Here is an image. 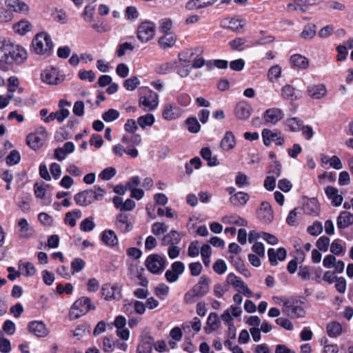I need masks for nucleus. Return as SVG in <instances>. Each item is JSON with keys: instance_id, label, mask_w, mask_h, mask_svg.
I'll use <instances>...</instances> for the list:
<instances>
[{"instance_id": "obj_1", "label": "nucleus", "mask_w": 353, "mask_h": 353, "mask_svg": "<svg viewBox=\"0 0 353 353\" xmlns=\"http://www.w3.org/2000/svg\"><path fill=\"white\" fill-rule=\"evenodd\" d=\"M4 50V55L0 59V68L3 70H7L8 65L13 62L21 63L27 59L26 50L19 45H7Z\"/></svg>"}, {"instance_id": "obj_2", "label": "nucleus", "mask_w": 353, "mask_h": 353, "mask_svg": "<svg viewBox=\"0 0 353 353\" xmlns=\"http://www.w3.org/2000/svg\"><path fill=\"white\" fill-rule=\"evenodd\" d=\"M209 283L208 278L205 276H201L198 283L185 294V302L186 303H195L199 298L206 294L209 291Z\"/></svg>"}, {"instance_id": "obj_3", "label": "nucleus", "mask_w": 353, "mask_h": 353, "mask_svg": "<svg viewBox=\"0 0 353 353\" xmlns=\"http://www.w3.org/2000/svg\"><path fill=\"white\" fill-rule=\"evenodd\" d=\"M105 190L101 187H94L93 190H86L77 194L74 196V201L77 204L81 206H87L94 201L100 199L103 196Z\"/></svg>"}, {"instance_id": "obj_4", "label": "nucleus", "mask_w": 353, "mask_h": 353, "mask_svg": "<svg viewBox=\"0 0 353 353\" xmlns=\"http://www.w3.org/2000/svg\"><path fill=\"white\" fill-rule=\"evenodd\" d=\"M32 45L37 54H49L53 46L51 38L46 32L37 34L33 39Z\"/></svg>"}, {"instance_id": "obj_5", "label": "nucleus", "mask_w": 353, "mask_h": 353, "mask_svg": "<svg viewBox=\"0 0 353 353\" xmlns=\"http://www.w3.org/2000/svg\"><path fill=\"white\" fill-rule=\"evenodd\" d=\"M283 312L291 318L302 317L305 315L302 302L292 299L283 302Z\"/></svg>"}, {"instance_id": "obj_6", "label": "nucleus", "mask_w": 353, "mask_h": 353, "mask_svg": "<svg viewBox=\"0 0 353 353\" xmlns=\"http://www.w3.org/2000/svg\"><path fill=\"white\" fill-rule=\"evenodd\" d=\"M155 35V26L150 21L141 23L137 28V38L142 43L152 40Z\"/></svg>"}, {"instance_id": "obj_7", "label": "nucleus", "mask_w": 353, "mask_h": 353, "mask_svg": "<svg viewBox=\"0 0 353 353\" xmlns=\"http://www.w3.org/2000/svg\"><path fill=\"white\" fill-rule=\"evenodd\" d=\"M47 137V132L44 128H39L34 133L28 135L27 144L33 150L39 149L44 143Z\"/></svg>"}, {"instance_id": "obj_8", "label": "nucleus", "mask_w": 353, "mask_h": 353, "mask_svg": "<svg viewBox=\"0 0 353 353\" xmlns=\"http://www.w3.org/2000/svg\"><path fill=\"white\" fill-rule=\"evenodd\" d=\"M159 103V94L152 90L149 91L148 95L142 96L139 98V105L145 111L155 110Z\"/></svg>"}, {"instance_id": "obj_9", "label": "nucleus", "mask_w": 353, "mask_h": 353, "mask_svg": "<svg viewBox=\"0 0 353 353\" xmlns=\"http://www.w3.org/2000/svg\"><path fill=\"white\" fill-rule=\"evenodd\" d=\"M145 266L153 274H158L165 268L164 259L158 254H151L145 261Z\"/></svg>"}, {"instance_id": "obj_10", "label": "nucleus", "mask_w": 353, "mask_h": 353, "mask_svg": "<svg viewBox=\"0 0 353 353\" xmlns=\"http://www.w3.org/2000/svg\"><path fill=\"white\" fill-rule=\"evenodd\" d=\"M114 224L116 228L122 233L129 232L133 227V223L129 215L125 213H120L116 216Z\"/></svg>"}, {"instance_id": "obj_11", "label": "nucleus", "mask_w": 353, "mask_h": 353, "mask_svg": "<svg viewBox=\"0 0 353 353\" xmlns=\"http://www.w3.org/2000/svg\"><path fill=\"white\" fill-rule=\"evenodd\" d=\"M41 79L50 85H57L63 81V78L59 77V72L54 68L46 69L41 74Z\"/></svg>"}, {"instance_id": "obj_12", "label": "nucleus", "mask_w": 353, "mask_h": 353, "mask_svg": "<svg viewBox=\"0 0 353 353\" xmlns=\"http://www.w3.org/2000/svg\"><path fill=\"white\" fill-rule=\"evenodd\" d=\"M183 114V110L172 103H166L162 111V117L167 121H172L179 118Z\"/></svg>"}, {"instance_id": "obj_13", "label": "nucleus", "mask_w": 353, "mask_h": 353, "mask_svg": "<svg viewBox=\"0 0 353 353\" xmlns=\"http://www.w3.org/2000/svg\"><path fill=\"white\" fill-rule=\"evenodd\" d=\"M262 137L263 143L267 146L270 145L272 141H274L277 145H282L285 141L284 138L281 136V133L274 132L268 129L263 130Z\"/></svg>"}, {"instance_id": "obj_14", "label": "nucleus", "mask_w": 353, "mask_h": 353, "mask_svg": "<svg viewBox=\"0 0 353 353\" xmlns=\"http://www.w3.org/2000/svg\"><path fill=\"white\" fill-rule=\"evenodd\" d=\"M258 217L264 223H270L273 219V212L270 205L265 201L261 204L257 211Z\"/></svg>"}, {"instance_id": "obj_15", "label": "nucleus", "mask_w": 353, "mask_h": 353, "mask_svg": "<svg viewBox=\"0 0 353 353\" xmlns=\"http://www.w3.org/2000/svg\"><path fill=\"white\" fill-rule=\"evenodd\" d=\"M29 331L37 337H45L48 334V329L43 321H34L28 325Z\"/></svg>"}, {"instance_id": "obj_16", "label": "nucleus", "mask_w": 353, "mask_h": 353, "mask_svg": "<svg viewBox=\"0 0 353 353\" xmlns=\"http://www.w3.org/2000/svg\"><path fill=\"white\" fill-rule=\"evenodd\" d=\"M308 95L314 99L323 98L327 94V89L324 84H313L307 88Z\"/></svg>"}, {"instance_id": "obj_17", "label": "nucleus", "mask_w": 353, "mask_h": 353, "mask_svg": "<svg viewBox=\"0 0 353 353\" xmlns=\"http://www.w3.org/2000/svg\"><path fill=\"white\" fill-rule=\"evenodd\" d=\"M252 110V107L248 103L240 102L236 105L234 113L239 119L246 120L250 117Z\"/></svg>"}, {"instance_id": "obj_18", "label": "nucleus", "mask_w": 353, "mask_h": 353, "mask_svg": "<svg viewBox=\"0 0 353 353\" xmlns=\"http://www.w3.org/2000/svg\"><path fill=\"white\" fill-rule=\"evenodd\" d=\"M270 263L272 265H276L278 261H283L286 257V250L283 248H280L275 250L274 248H270L268 251Z\"/></svg>"}, {"instance_id": "obj_19", "label": "nucleus", "mask_w": 353, "mask_h": 353, "mask_svg": "<svg viewBox=\"0 0 353 353\" xmlns=\"http://www.w3.org/2000/svg\"><path fill=\"white\" fill-rule=\"evenodd\" d=\"M74 145L72 142L68 141L64 143L62 148H58L54 150V157L58 161H61L65 159L68 154L73 152Z\"/></svg>"}, {"instance_id": "obj_20", "label": "nucleus", "mask_w": 353, "mask_h": 353, "mask_svg": "<svg viewBox=\"0 0 353 353\" xmlns=\"http://www.w3.org/2000/svg\"><path fill=\"white\" fill-rule=\"evenodd\" d=\"M284 114L279 108L268 109L264 114V119L267 123H276L283 118Z\"/></svg>"}, {"instance_id": "obj_21", "label": "nucleus", "mask_w": 353, "mask_h": 353, "mask_svg": "<svg viewBox=\"0 0 353 353\" xmlns=\"http://www.w3.org/2000/svg\"><path fill=\"white\" fill-rule=\"evenodd\" d=\"M325 192L328 199L332 201L333 205L338 207L341 205L343 198V196L339 193L337 188L333 186H327Z\"/></svg>"}, {"instance_id": "obj_22", "label": "nucleus", "mask_w": 353, "mask_h": 353, "mask_svg": "<svg viewBox=\"0 0 353 353\" xmlns=\"http://www.w3.org/2000/svg\"><path fill=\"white\" fill-rule=\"evenodd\" d=\"M353 224V214L347 211L340 213L336 220V225L339 229H345Z\"/></svg>"}, {"instance_id": "obj_23", "label": "nucleus", "mask_w": 353, "mask_h": 353, "mask_svg": "<svg viewBox=\"0 0 353 353\" xmlns=\"http://www.w3.org/2000/svg\"><path fill=\"white\" fill-rule=\"evenodd\" d=\"M235 145L236 139L233 133L231 131L226 132L220 143L221 149L224 151H229L233 149Z\"/></svg>"}, {"instance_id": "obj_24", "label": "nucleus", "mask_w": 353, "mask_h": 353, "mask_svg": "<svg viewBox=\"0 0 353 353\" xmlns=\"http://www.w3.org/2000/svg\"><path fill=\"white\" fill-rule=\"evenodd\" d=\"M6 4L10 11L26 14L29 10L28 6L21 0H7Z\"/></svg>"}, {"instance_id": "obj_25", "label": "nucleus", "mask_w": 353, "mask_h": 353, "mask_svg": "<svg viewBox=\"0 0 353 353\" xmlns=\"http://www.w3.org/2000/svg\"><path fill=\"white\" fill-rule=\"evenodd\" d=\"M218 0H190L185 6L189 10H197L213 5Z\"/></svg>"}, {"instance_id": "obj_26", "label": "nucleus", "mask_w": 353, "mask_h": 353, "mask_svg": "<svg viewBox=\"0 0 353 353\" xmlns=\"http://www.w3.org/2000/svg\"><path fill=\"white\" fill-rule=\"evenodd\" d=\"M18 225L19 227V234L21 238L28 239L33 235V230L26 219H21Z\"/></svg>"}, {"instance_id": "obj_27", "label": "nucleus", "mask_w": 353, "mask_h": 353, "mask_svg": "<svg viewBox=\"0 0 353 353\" xmlns=\"http://www.w3.org/2000/svg\"><path fill=\"white\" fill-rule=\"evenodd\" d=\"M102 241L108 246L114 248L118 245L119 241L117 234L112 230H105L103 232Z\"/></svg>"}, {"instance_id": "obj_28", "label": "nucleus", "mask_w": 353, "mask_h": 353, "mask_svg": "<svg viewBox=\"0 0 353 353\" xmlns=\"http://www.w3.org/2000/svg\"><path fill=\"white\" fill-rule=\"evenodd\" d=\"M88 312V308L82 306L81 301L77 300L70 310V317L71 319H77Z\"/></svg>"}, {"instance_id": "obj_29", "label": "nucleus", "mask_w": 353, "mask_h": 353, "mask_svg": "<svg viewBox=\"0 0 353 353\" xmlns=\"http://www.w3.org/2000/svg\"><path fill=\"white\" fill-rule=\"evenodd\" d=\"M303 209L307 214L312 216L318 215L320 210L318 201L316 199H309L304 205Z\"/></svg>"}, {"instance_id": "obj_30", "label": "nucleus", "mask_w": 353, "mask_h": 353, "mask_svg": "<svg viewBox=\"0 0 353 353\" xmlns=\"http://www.w3.org/2000/svg\"><path fill=\"white\" fill-rule=\"evenodd\" d=\"M13 30L20 35H25L32 29L31 23L26 20H21L13 25Z\"/></svg>"}, {"instance_id": "obj_31", "label": "nucleus", "mask_w": 353, "mask_h": 353, "mask_svg": "<svg viewBox=\"0 0 353 353\" xmlns=\"http://www.w3.org/2000/svg\"><path fill=\"white\" fill-rule=\"evenodd\" d=\"M242 23L243 21L239 19L235 18H228L223 19L221 24L223 28L235 31L243 26L244 23Z\"/></svg>"}, {"instance_id": "obj_32", "label": "nucleus", "mask_w": 353, "mask_h": 353, "mask_svg": "<svg viewBox=\"0 0 353 353\" xmlns=\"http://www.w3.org/2000/svg\"><path fill=\"white\" fill-rule=\"evenodd\" d=\"M249 200V195L247 193L239 192L234 194L230 199V203L235 206H243Z\"/></svg>"}, {"instance_id": "obj_33", "label": "nucleus", "mask_w": 353, "mask_h": 353, "mask_svg": "<svg viewBox=\"0 0 353 353\" xmlns=\"http://www.w3.org/2000/svg\"><path fill=\"white\" fill-rule=\"evenodd\" d=\"M281 96L287 100L294 101L297 99L296 89L294 86L290 84H286L282 87Z\"/></svg>"}, {"instance_id": "obj_34", "label": "nucleus", "mask_w": 353, "mask_h": 353, "mask_svg": "<svg viewBox=\"0 0 353 353\" xmlns=\"http://www.w3.org/2000/svg\"><path fill=\"white\" fill-rule=\"evenodd\" d=\"M181 238L180 234L176 230H172L169 234L165 235L162 239L163 245H176L178 244Z\"/></svg>"}, {"instance_id": "obj_35", "label": "nucleus", "mask_w": 353, "mask_h": 353, "mask_svg": "<svg viewBox=\"0 0 353 353\" xmlns=\"http://www.w3.org/2000/svg\"><path fill=\"white\" fill-rule=\"evenodd\" d=\"M290 62L293 66L301 69H306L309 65L307 59L298 54H294L291 57Z\"/></svg>"}, {"instance_id": "obj_36", "label": "nucleus", "mask_w": 353, "mask_h": 353, "mask_svg": "<svg viewBox=\"0 0 353 353\" xmlns=\"http://www.w3.org/2000/svg\"><path fill=\"white\" fill-rule=\"evenodd\" d=\"M175 38L170 33H167L159 39L158 43L163 49H168L172 47L175 43Z\"/></svg>"}, {"instance_id": "obj_37", "label": "nucleus", "mask_w": 353, "mask_h": 353, "mask_svg": "<svg viewBox=\"0 0 353 353\" xmlns=\"http://www.w3.org/2000/svg\"><path fill=\"white\" fill-rule=\"evenodd\" d=\"M326 330L327 334L331 337H336L343 332L341 325L336 321H332L328 323Z\"/></svg>"}, {"instance_id": "obj_38", "label": "nucleus", "mask_w": 353, "mask_h": 353, "mask_svg": "<svg viewBox=\"0 0 353 353\" xmlns=\"http://www.w3.org/2000/svg\"><path fill=\"white\" fill-rule=\"evenodd\" d=\"M316 34V26L313 23H310L304 27V29L300 36L303 39L307 40L314 38Z\"/></svg>"}, {"instance_id": "obj_39", "label": "nucleus", "mask_w": 353, "mask_h": 353, "mask_svg": "<svg viewBox=\"0 0 353 353\" xmlns=\"http://www.w3.org/2000/svg\"><path fill=\"white\" fill-rule=\"evenodd\" d=\"M200 154L203 159L207 161L208 165L215 166L219 164L216 157H212V152L208 148H203L201 149Z\"/></svg>"}, {"instance_id": "obj_40", "label": "nucleus", "mask_w": 353, "mask_h": 353, "mask_svg": "<svg viewBox=\"0 0 353 353\" xmlns=\"http://www.w3.org/2000/svg\"><path fill=\"white\" fill-rule=\"evenodd\" d=\"M202 52L203 49L199 48H196L194 49H187L184 50L183 52L179 54V59L181 61L183 62H190V60L193 58L194 52Z\"/></svg>"}, {"instance_id": "obj_41", "label": "nucleus", "mask_w": 353, "mask_h": 353, "mask_svg": "<svg viewBox=\"0 0 353 353\" xmlns=\"http://www.w3.org/2000/svg\"><path fill=\"white\" fill-rule=\"evenodd\" d=\"M223 222L227 224H235L239 226H245L248 223L244 219L236 216H224L222 219Z\"/></svg>"}, {"instance_id": "obj_42", "label": "nucleus", "mask_w": 353, "mask_h": 353, "mask_svg": "<svg viewBox=\"0 0 353 353\" xmlns=\"http://www.w3.org/2000/svg\"><path fill=\"white\" fill-rule=\"evenodd\" d=\"M154 120L155 119L153 114H148L139 117L137 123L141 128H144L147 125H152L154 123Z\"/></svg>"}, {"instance_id": "obj_43", "label": "nucleus", "mask_w": 353, "mask_h": 353, "mask_svg": "<svg viewBox=\"0 0 353 353\" xmlns=\"http://www.w3.org/2000/svg\"><path fill=\"white\" fill-rule=\"evenodd\" d=\"M286 125L291 131L297 132L301 129L303 123L297 118H290L286 120Z\"/></svg>"}, {"instance_id": "obj_44", "label": "nucleus", "mask_w": 353, "mask_h": 353, "mask_svg": "<svg viewBox=\"0 0 353 353\" xmlns=\"http://www.w3.org/2000/svg\"><path fill=\"white\" fill-rule=\"evenodd\" d=\"M140 85V81L137 77H132L124 81L123 86L127 90L132 91Z\"/></svg>"}, {"instance_id": "obj_45", "label": "nucleus", "mask_w": 353, "mask_h": 353, "mask_svg": "<svg viewBox=\"0 0 353 353\" xmlns=\"http://www.w3.org/2000/svg\"><path fill=\"white\" fill-rule=\"evenodd\" d=\"M234 288L239 292V293L243 294L247 297H251L253 296V292L241 279L238 282Z\"/></svg>"}, {"instance_id": "obj_46", "label": "nucleus", "mask_w": 353, "mask_h": 353, "mask_svg": "<svg viewBox=\"0 0 353 353\" xmlns=\"http://www.w3.org/2000/svg\"><path fill=\"white\" fill-rule=\"evenodd\" d=\"M116 289L108 285H105L102 288V295L106 300H112L116 299L115 296Z\"/></svg>"}, {"instance_id": "obj_47", "label": "nucleus", "mask_w": 353, "mask_h": 353, "mask_svg": "<svg viewBox=\"0 0 353 353\" xmlns=\"http://www.w3.org/2000/svg\"><path fill=\"white\" fill-rule=\"evenodd\" d=\"M119 115L120 114L117 110L110 109L103 114L102 118L105 122H112L117 119Z\"/></svg>"}, {"instance_id": "obj_48", "label": "nucleus", "mask_w": 353, "mask_h": 353, "mask_svg": "<svg viewBox=\"0 0 353 353\" xmlns=\"http://www.w3.org/2000/svg\"><path fill=\"white\" fill-rule=\"evenodd\" d=\"M186 123L188 126V130L192 133H196L200 130L201 125L198 120L194 117H190L187 119Z\"/></svg>"}, {"instance_id": "obj_49", "label": "nucleus", "mask_w": 353, "mask_h": 353, "mask_svg": "<svg viewBox=\"0 0 353 353\" xmlns=\"http://www.w3.org/2000/svg\"><path fill=\"white\" fill-rule=\"evenodd\" d=\"M168 227L164 223L157 222L152 226V232L156 235H160L167 232Z\"/></svg>"}, {"instance_id": "obj_50", "label": "nucleus", "mask_w": 353, "mask_h": 353, "mask_svg": "<svg viewBox=\"0 0 353 353\" xmlns=\"http://www.w3.org/2000/svg\"><path fill=\"white\" fill-rule=\"evenodd\" d=\"M21 159V156L17 150H12L6 157V163L10 165L17 164Z\"/></svg>"}, {"instance_id": "obj_51", "label": "nucleus", "mask_w": 353, "mask_h": 353, "mask_svg": "<svg viewBox=\"0 0 353 353\" xmlns=\"http://www.w3.org/2000/svg\"><path fill=\"white\" fill-rule=\"evenodd\" d=\"M174 62H166L163 63L157 68V72L159 74H165L170 72V70L174 67Z\"/></svg>"}, {"instance_id": "obj_52", "label": "nucleus", "mask_w": 353, "mask_h": 353, "mask_svg": "<svg viewBox=\"0 0 353 353\" xmlns=\"http://www.w3.org/2000/svg\"><path fill=\"white\" fill-rule=\"evenodd\" d=\"M95 224L92 217L86 218L80 224V228L83 232H90L94 229Z\"/></svg>"}, {"instance_id": "obj_53", "label": "nucleus", "mask_w": 353, "mask_h": 353, "mask_svg": "<svg viewBox=\"0 0 353 353\" xmlns=\"http://www.w3.org/2000/svg\"><path fill=\"white\" fill-rule=\"evenodd\" d=\"M208 325L212 329L216 330L219 327V318L216 313H210L208 318Z\"/></svg>"}, {"instance_id": "obj_54", "label": "nucleus", "mask_w": 353, "mask_h": 353, "mask_svg": "<svg viewBox=\"0 0 353 353\" xmlns=\"http://www.w3.org/2000/svg\"><path fill=\"white\" fill-rule=\"evenodd\" d=\"M308 232L313 236H318L323 231V226L319 221H316L312 225H310L307 228Z\"/></svg>"}, {"instance_id": "obj_55", "label": "nucleus", "mask_w": 353, "mask_h": 353, "mask_svg": "<svg viewBox=\"0 0 353 353\" xmlns=\"http://www.w3.org/2000/svg\"><path fill=\"white\" fill-rule=\"evenodd\" d=\"M330 239L327 236L320 237L316 242V247L319 250L326 252L329 248Z\"/></svg>"}, {"instance_id": "obj_56", "label": "nucleus", "mask_w": 353, "mask_h": 353, "mask_svg": "<svg viewBox=\"0 0 353 353\" xmlns=\"http://www.w3.org/2000/svg\"><path fill=\"white\" fill-rule=\"evenodd\" d=\"M133 50L134 46L132 43L125 42L119 46L118 50H117V54L118 57H121L125 55L127 50L132 51Z\"/></svg>"}, {"instance_id": "obj_57", "label": "nucleus", "mask_w": 353, "mask_h": 353, "mask_svg": "<svg viewBox=\"0 0 353 353\" xmlns=\"http://www.w3.org/2000/svg\"><path fill=\"white\" fill-rule=\"evenodd\" d=\"M214 270L219 274H223L227 270V265L222 259L217 260L213 265Z\"/></svg>"}, {"instance_id": "obj_58", "label": "nucleus", "mask_w": 353, "mask_h": 353, "mask_svg": "<svg viewBox=\"0 0 353 353\" xmlns=\"http://www.w3.org/2000/svg\"><path fill=\"white\" fill-rule=\"evenodd\" d=\"M34 189V194L37 198L43 199L45 197L46 188L43 183H35Z\"/></svg>"}, {"instance_id": "obj_59", "label": "nucleus", "mask_w": 353, "mask_h": 353, "mask_svg": "<svg viewBox=\"0 0 353 353\" xmlns=\"http://www.w3.org/2000/svg\"><path fill=\"white\" fill-rule=\"evenodd\" d=\"M116 174V170L113 168L104 169L99 174V177L103 180H110Z\"/></svg>"}, {"instance_id": "obj_60", "label": "nucleus", "mask_w": 353, "mask_h": 353, "mask_svg": "<svg viewBox=\"0 0 353 353\" xmlns=\"http://www.w3.org/2000/svg\"><path fill=\"white\" fill-rule=\"evenodd\" d=\"M281 68L279 65L272 66L268 71V78L270 81L280 77Z\"/></svg>"}, {"instance_id": "obj_61", "label": "nucleus", "mask_w": 353, "mask_h": 353, "mask_svg": "<svg viewBox=\"0 0 353 353\" xmlns=\"http://www.w3.org/2000/svg\"><path fill=\"white\" fill-rule=\"evenodd\" d=\"M172 27V21L170 19H163L160 22V30L162 32L168 33Z\"/></svg>"}, {"instance_id": "obj_62", "label": "nucleus", "mask_w": 353, "mask_h": 353, "mask_svg": "<svg viewBox=\"0 0 353 353\" xmlns=\"http://www.w3.org/2000/svg\"><path fill=\"white\" fill-rule=\"evenodd\" d=\"M15 325L10 320H6L3 325V330L8 334L12 335L15 332Z\"/></svg>"}, {"instance_id": "obj_63", "label": "nucleus", "mask_w": 353, "mask_h": 353, "mask_svg": "<svg viewBox=\"0 0 353 353\" xmlns=\"http://www.w3.org/2000/svg\"><path fill=\"white\" fill-rule=\"evenodd\" d=\"M188 256L191 257H194L199 255V244L198 241H194L190 243L188 248Z\"/></svg>"}, {"instance_id": "obj_64", "label": "nucleus", "mask_w": 353, "mask_h": 353, "mask_svg": "<svg viewBox=\"0 0 353 353\" xmlns=\"http://www.w3.org/2000/svg\"><path fill=\"white\" fill-rule=\"evenodd\" d=\"M73 112L78 117H82L84 114V103L83 101H78L74 103Z\"/></svg>"}]
</instances>
